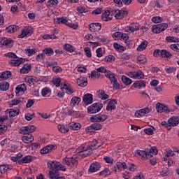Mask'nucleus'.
<instances>
[{
    "label": "nucleus",
    "instance_id": "obj_1",
    "mask_svg": "<svg viewBox=\"0 0 179 179\" xmlns=\"http://www.w3.org/2000/svg\"><path fill=\"white\" fill-rule=\"evenodd\" d=\"M135 153L136 156H139L143 160H148V159L156 156L159 153V150L156 147H151L150 149L147 148L145 150H137Z\"/></svg>",
    "mask_w": 179,
    "mask_h": 179
},
{
    "label": "nucleus",
    "instance_id": "obj_2",
    "mask_svg": "<svg viewBox=\"0 0 179 179\" xmlns=\"http://www.w3.org/2000/svg\"><path fill=\"white\" fill-rule=\"evenodd\" d=\"M47 166L48 169H50L52 171H58L59 170L62 171H66V167L57 161H49L47 163Z\"/></svg>",
    "mask_w": 179,
    "mask_h": 179
},
{
    "label": "nucleus",
    "instance_id": "obj_3",
    "mask_svg": "<svg viewBox=\"0 0 179 179\" xmlns=\"http://www.w3.org/2000/svg\"><path fill=\"white\" fill-rule=\"evenodd\" d=\"M62 160L64 164L69 167H77L79 164V155L77 154V155H73L70 158L64 157Z\"/></svg>",
    "mask_w": 179,
    "mask_h": 179
},
{
    "label": "nucleus",
    "instance_id": "obj_4",
    "mask_svg": "<svg viewBox=\"0 0 179 179\" xmlns=\"http://www.w3.org/2000/svg\"><path fill=\"white\" fill-rule=\"evenodd\" d=\"M169 27V24L167 23H161L158 24L153 25L152 27V33L155 34H159L162 33V31H164Z\"/></svg>",
    "mask_w": 179,
    "mask_h": 179
},
{
    "label": "nucleus",
    "instance_id": "obj_5",
    "mask_svg": "<svg viewBox=\"0 0 179 179\" xmlns=\"http://www.w3.org/2000/svg\"><path fill=\"white\" fill-rule=\"evenodd\" d=\"M103 108V105L101 103H94L87 108L88 114H96Z\"/></svg>",
    "mask_w": 179,
    "mask_h": 179
},
{
    "label": "nucleus",
    "instance_id": "obj_6",
    "mask_svg": "<svg viewBox=\"0 0 179 179\" xmlns=\"http://www.w3.org/2000/svg\"><path fill=\"white\" fill-rule=\"evenodd\" d=\"M90 120L91 122L99 124V122H104V121L108 120V116L104 114H98L92 116Z\"/></svg>",
    "mask_w": 179,
    "mask_h": 179
},
{
    "label": "nucleus",
    "instance_id": "obj_7",
    "mask_svg": "<svg viewBox=\"0 0 179 179\" xmlns=\"http://www.w3.org/2000/svg\"><path fill=\"white\" fill-rule=\"evenodd\" d=\"M93 153V150L89 149L87 147L81 146L79 148L78 156H80L82 159L90 156Z\"/></svg>",
    "mask_w": 179,
    "mask_h": 179
},
{
    "label": "nucleus",
    "instance_id": "obj_8",
    "mask_svg": "<svg viewBox=\"0 0 179 179\" xmlns=\"http://www.w3.org/2000/svg\"><path fill=\"white\" fill-rule=\"evenodd\" d=\"M150 111H152V108L145 107L144 108L136 110L134 114V117L136 118H142V117H145V115L149 114Z\"/></svg>",
    "mask_w": 179,
    "mask_h": 179
},
{
    "label": "nucleus",
    "instance_id": "obj_9",
    "mask_svg": "<svg viewBox=\"0 0 179 179\" xmlns=\"http://www.w3.org/2000/svg\"><path fill=\"white\" fill-rule=\"evenodd\" d=\"M33 34V28L31 27H26L22 29V33L18 36L20 38H24V37H30Z\"/></svg>",
    "mask_w": 179,
    "mask_h": 179
},
{
    "label": "nucleus",
    "instance_id": "obj_10",
    "mask_svg": "<svg viewBox=\"0 0 179 179\" xmlns=\"http://www.w3.org/2000/svg\"><path fill=\"white\" fill-rule=\"evenodd\" d=\"M113 13H115V19H119V20L123 19L124 16H127V15H128V11L127 10L126 8H123L122 10L114 9Z\"/></svg>",
    "mask_w": 179,
    "mask_h": 179
},
{
    "label": "nucleus",
    "instance_id": "obj_11",
    "mask_svg": "<svg viewBox=\"0 0 179 179\" xmlns=\"http://www.w3.org/2000/svg\"><path fill=\"white\" fill-rule=\"evenodd\" d=\"M138 30H139V24L138 23H131L125 27V31L127 33H134V31H138Z\"/></svg>",
    "mask_w": 179,
    "mask_h": 179
},
{
    "label": "nucleus",
    "instance_id": "obj_12",
    "mask_svg": "<svg viewBox=\"0 0 179 179\" xmlns=\"http://www.w3.org/2000/svg\"><path fill=\"white\" fill-rule=\"evenodd\" d=\"M83 101L85 106H89L93 103V94H86L83 97Z\"/></svg>",
    "mask_w": 179,
    "mask_h": 179
},
{
    "label": "nucleus",
    "instance_id": "obj_13",
    "mask_svg": "<svg viewBox=\"0 0 179 179\" xmlns=\"http://www.w3.org/2000/svg\"><path fill=\"white\" fill-rule=\"evenodd\" d=\"M89 29L92 33H96V31H100L101 30V24L99 22L92 23L89 25Z\"/></svg>",
    "mask_w": 179,
    "mask_h": 179
},
{
    "label": "nucleus",
    "instance_id": "obj_14",
    "mask_svg": "<svg viewBox=\"0 0 179 179\" xmlns=\"http://www.w3.org/2000/svg\"><path fill=\"white\" fill-rule=\"evenodd\" d=\"M34 159V157L31 155H26L22 159H20L17 163L18 164H29L31 163L33 160Z\"/></svg>",
    "mask_w": 179,
    "mask_h": 179
},
{
    "label": "nucleus",
    "instance_id": "obj_15",
    "mask_svg": "<svg viewBox=\"0 0 179 179\" xmlns=\"http://www.w3.org/2000/svg\"><path fill=\"white\" fill-rule=\"evenodd\" d=\"M100 167H101V166L100 165V164H99V162H94L91 164L90 169H88V172L96 173V171H99V170H100Z\"/></svg>",
    "mask_w": 179,
    "mask_h": 179
},
{
    "label": "nucleus",
    "instance_id": "obj_16",
    "mask_svg": "<svg viewBox=\"0 0 179 179\" xmlns=\"http://www.w3.org/2000/svg\"><path fill=\"white\" fill-rule=\"evenodd\" d=\"M115 104H117L116 99L109 100L108 103L106 106V110L107 111H113V110H115V108H116Z\"/></svg>",
    "mask_w": 179,
    "mask_h": 179
},
{
    "label": "nucleus",
    "instance_id": "obj_17",
    "mask_svg": "<svg viewBox=\"0 0 179 179\" xmlns=\"http://www.w3.org/2000/svg\"><path fill=\"white\" fill-rule=\"evenodd\" d=\"M77 85L80 87H85V86H87V78L86 77H80L77 79Z\"/></svg>",
    "mask_w": 179,
    "mask_h": 179
},
{
    "label": "nucleus",
    "instance_id": "obj_18",
    "mask_svg": "<svg viewBox=\"0 0 179 179\" xmlns=\"http://www.w3.org/2000/svg\"><path fill=\"white\" fill-rule=\"evenodd\" d=\"M22 59H23V58L17 57L11 59L8 63L10 65H11V66H20L22 62Z\"/></svg>",
    "mask_w": 179,
    "mask_h": 179
},
{
    "label": "nucleus",
    "instance_id": "obj_19",
    "mask_svg": "<svg viewBox=\"0 0 179 179\" xmlns=\"http://www.w3.org/2000/svg\"><path fill=\"white\" fill-rule=\"evenodd\" d=\"M101 19L103 22H110V20H112L113 19V15H110V11L108 10H106L102 13Z\"/></svg>",
    "mask_w": 179,
    "mask_h": 179
},
{
    "label": "nucleus",
    "instance_id": "obj_20",
    "mask_svg": "<svg viewBox=\"0 0 179 179\" xmlns=\"http://www.w3.org/2000/svg\"><path fill=\"white\" fill-rule=\"evenodd\" d=\"M22 141L24 143H31L34 141V137L31 134H26L22 136Z\"/></svg>",
    "mask_w": 179,
    "mask_h": 179
},
{
    "label": "nucleus",
    "instance_id": "obj_21",
    "mask_svg": "<svg viewBox=\"0 0 179 179\" xmlns=\"http://www.w3.org/2000/svg\"><path fill=\"white\" fill-rule=\"evenodd\" d=\"M168 122L171 124V127H177L179 124L178 116H173L168 120Z\"/></svg>",
    "mask_w": 179,
    "mask_h": 179
},
{
    "label": "nucleus",
    "instance_id": "obj_22",
    "mask_svg": "<svg viewBox=\"0 0 179 179\" xmlns=\"http://www.w3.org/2000/svg\"><path fill=\"white\" fill-rule=\"evenodd\" d=\"M55 146L53 145H49L41 150V155H47L51 153V151L54 149Z\"/></svg>",
    "mask_w": 179,
    "mask_h": 179
},
{
    "label": "nucleus",
    "instance_id": "obj_23",
    "mask_svg": "<svg viewBox=\"0 0 179 179\" xmlns=\"http://www.w3.org/2000/svg\"><path fill=\"white\" fill-rule=\"evenodd\" d=\"M20 110L15 109H8L6 110V114H8L10 118H13V117H16V115H19Z\"/></svg>",
    "mask_w": 179,
    "mask_h": 179
},
{
    "label": "nucleus",
    "instance_id": "obj_24",
    "mask_svg": "<svg viewBox=\"0 0 179 179\" xmlns=\"http://www.w3.org/2000/svg\"><path fill=\"white\" fill-rule=\"evenodd\" d=\"M12 77V73L9 71H6L2 73H0V80H6L9 78Z\"/></svg>",
    "mask_w": 179,
    "mask_h": 179
},
{
    "label": "nucleus",
    "instance_id": "obj_25",
    "mask_svg": "<svg viewBox=\"0 0 179 179\" xmlns=\"http://www.w3.org/2000/svg\"><path fill=\"white\" fill-rule=\"evenodd\" d=\"M13 43V41L8 38H3L0 41V44H1L2 45H5L6 47H10Z\"/></svg>",
    "mask_w": 179,
    "mask_h": 179
},
{
    "label": "nucleus",
    "instance_id": "obj_26",
    "mask_svg": "<svg viewBox=\"0 0 179 179\" xmlns=\"http://www.w3.org/2000/svg\"><path fill=\"white\" fill-rule=\"evenodd\" d=\"M30 71H31V65L24 64L20 70V73L21 75H24V73H29Z\"/></svg>",
    "mask_w": 179,
    "mask_h": 179
},
{
    "label": "nucleus",
    "instance_id": "obj_27",
    "mask_svg": "<svg viewBox=\"0 0 179 179\" xmlns=\"http://www.w3.org/2000/svg\"><path fill=\"white\" fill-rule=\"evenodd\" d=\"M24 101V99L20 98V99H14L10 101L9 106L10 107H13V106H19V104L23 103Z\"/></svg>",
    "mask_w": 179,
    "mask_h": 179
},
{
    "label": "nucleus",
    "instance_id": "obj_28",
    "mask_svg": "<svg viewBox=\"0 0 179 179\" xmlns=\"http://www.w3.org/2000/svg\"><path fill=\"white\" fill-rule=\"evenodd\" d=\"M69 127L73 131H79L82 128V125L80 123H76L75 122H71L69 124Z\"/></svg>",
    "mask_w": 179,
    "mask_h": 179
},
{
    "label": "nucleus",
    "instance_id": "obj_29",
    "mask_svg": "<svg viewBox=\"0 0 179 179\" xmlns=\"http://www.w3.org/2000/svg\"><path fill=\"white\" fill-rule=\"evenodd\" d=\"M120 40H123L125 44H127V47H129L131 45V41H128L129 40V36H128V34L121 32Z\"/></svg>",
    "mask_w": 179,
    "mask_h": 179
},
{
    "label": "nucleus",
    "instance_id": "obj_30",
    "mask_svg": "<svg viewBox=\"0 0 179 179\" xmlns=\"http://www.w3.org/2000/svg\"><path fill=\"white\" fill-rule=\"evenodd\" d=\"M133 86L136 89H142V87H146V83L143 80L135 81Z\"/></svg>",
    "mask_w": 179,
    "mask_h": 179
},
{
    "label": "nucleus",
    "instance_id": "obj_31",
    "mask_svg": "<svg viewBox=\"0 0 179 179\" xmlns=\"http://www.w3.org/2000/svg\"><path fill=\"white\" fill-rule=\"evenodd\" d=\"M110 83L113 85V90H120V89H124L122 85H120L118 83V79L113 80Z\"/></svg>",
    "mask_w": 179,
    "mask_h": 179
},
{
    "label": "nucleus",
    "instance_id": "obj_32",
    "mask_svg": "<svg viewBox=\"0 0 179 179\" xmlns=\"http://www.w3.org/2000/svg\"><path fill=\"white\" fill-rule=\"evenodd\" d=\"M57 129L58 131L61 132V134H68V132H69V128L67 125L58 124Z\"/></svg>",
    "mask_w": 179,
    "mask_h": 179
},
{
    "label": "nucleus",
    "instance_id": "obj_33",
    "mask_svg": "<svg viewBox=\"0 0 179 179\" xmlns=\"http://www.w3.org/2000/svg\"><path fill=\"white\" fill-rule=\"evenodd\" d=\"M26 90H27V87H26V84L23 83L17 86L15 88V93L16 94H19V93L26 92Z\"/></svg>",
    "mask_w": 179,
    "mask_h": 179
},
{
    "label": "nucleus",
    "instance_id": "obj_34",
    "mask_svg": "<svg viewBox=\"0 0 179 179\" xmlns=\"http://www.w3.org/2000/svg\"><path fill=\"white\" fill-rule=\"evenodd\" d=\"M17 30H19V26L15 24L10 25L6 28L7 33L10 34L15 33V31H17Z\"/></svg>",
    "mask_w": 179,
    "mask_h": 179
},
{
    "label": "nucleus",
    "instance_id": "obj_35",
    "mask_svg": "<svg viewBox=\"0 0 179 179\" xmlns=\"http://www.w3.org/2000/svg\"><path fill=\"white\" fill-rule=\"evenodd\" d=\"M24 80L27 83H29V85H33L37 82V78L34 76H27L24 78Z\"/></svg>",
    "mask_w": 179,
    "mask_h": 179
},
{
    "label": "nucleus",
    "instance_id": "obj_36",
    "mask_svg": "<svg viewBox=\"0 0 179 179\" xmlns=\"http://www.w3.org/2000/svg\"><path fill=\"white\" fill-rule=\"evenodd\" d=\"M105 76L107 78V79H109L110 83L111 82H113V80L117 79L115 73H113L111 71H108L105 74Z\"/></svg>",
    "mask_w": 179,
    "mask_h": 179
},
{
    "label": "nucleus",
    "instance_id": "obj_37",
    "mask_svg": "<svg viewBox=\"0 0 179 179\" xmlns=\"http://www.w3.org/2000/svg\"><path fill=\"white\" fill-rule=\"evenodd\" d=\"M122 81L125 86H129L132 85V80L126 76H122Z\"/></svg>",
    "mask_w": 179,
    "mask_h": 179
},
{
    "label": "nucleus",
    "instance_id": "obj_38",
    "mask_svg": "<svg viewBox=\"0 0 179 179\" xmlns=\"http://www.w3.org/2000/svg\"><path fill=\"white\" fill-rule=\"evenodd\" d=\"M9 89V83L1 82L0 83V92H6Z\"/></svg>",
    "mask_w": 179,
    "mask_h": 179
},
{
    "label": "nucleus",
    "instance_id": "obj_39",
    "mask_svg": "<svg viewBox=\"0 0 179 179\" xmlns=\"http://www.w3.org/2000/svg\"><path fill=\"white\" fill-rule=\"evenodd\" d=\"M134 79H145V74L141 70L134 71Z\"/></svg>",
    "mask_w": 179,
    "mask_h": 179
},
{
    "label": "nucleus",
    "instance_id": "obj_40",
    "mask_svg": "<svg viewBox=\"0 0 179 179\" xmlns=\"http://www.w3.org/2000/svg\"><path fill=\"white\" fill-rule=\"evenodd\" d=\"M56 22L58 24H68V19L66 17H61L56 19Z\"/></svg>",
    "mask_w": 179,
    "mask_h": 179
},
{
    "label": "nucleus",
    "instance_id": "obj_41",
    "mask_svg": "<svg viewBox=\"0 0 179 179\" xmlns=\"http://www.w3.org/2000/svg\"><path fill=\"white\" fill-rule=\"evenodd\" d=\"M9 170V165H0V177H2Z\"/></svg>",
    "mask_w": 179,
    "mask_h": 179
},
{
    "label": "nucleus",
    "instance_id": "obj_42",
    "mask_svg": "<svg viewBox=\"0 0 179 179\" xmlns=\"http://www.w3.org/2000/svg\"><path fill=\"white\" fill-rule=\"evenodd\" d=\"M173 57V55L170 53V52L166 50H161V57L162 58H171Z\"/></svg>",
    "mask_w": 179,
    "mask_h": 179
},
{
    "label": "nucleus",
    "instance_id": "obj_43",
    "mask_svg": "<svg viewBox=\"0 0 179 179\" xmlns=\"http://www.w3.org/2000/svg\"><path fill=\"white\" fill-rule=\"evenodd\" d=\"M64 50H65V51H67L68 52H74L75 47H73L71 44L66 43L64 45Z\"/></svg>",
    "mask_w": 179,
    "mask_h": 179
},
{
    "label": "nucleus",
    "instance_id": "obj_44",
    "mask_svg": "<svg viewBox=\"0 0 179 179\" xmlns=\"http://www.w3.org/2000/svg\"><path fill=\"white\" fill-rule=\"evenodd\" d=\"M165 40L167 43H179V38L175 36H166Z\"/></svg>",
    "mask_w": 179,
    "mask_h": 179
},
{
    "label": "nucleus",
    "instance_id": "obj_45",
    "mask_svg": "<svg viewBox=\"0 0 179 179\" xmlns=\"http://www.w3.org/2000/svg\"><path fill=\"white\" fill-rule=\"evenodd\" d=\"M177 110V108L174 106L173 108H169V106L167 105H164L163 106V111L166 114H169V113H174Z\"/></svg>",
    "mask_w": 179,
    "mask_h": 179
},
{
    "label": "nucleus",
    "instance_id": "obj_46",
    "mask_svg": "<svg viewBox=\"0 0 179 179\" xmlns=\"http://www.w3.org/2000/svg\"><path fill=\"white\" fill-rule=\"evenodd\" d=\"M80 98L78 96H73L71 100V106L73 107H75V106L77 104H79L80 103Z\"/></svg>",
    "mask_w": 179,
    "mask_h": 179
},
{
    "label": "nucleus",
    "instance_id": "obj_47",
    "mask_svg": "<svg viewBox=\"0 0 179 179\" xmlns=\"http://www.w3.org/2000/svg\"><path fill=\"white\" fill-rule=\"evenodd\" d=\"M61 78L59 77H55L52 78V82L56 87H59L62 83H61Z\"/></svg>",
    "mask_w": 179,
    "mask_h": 179
},
{
    "label": "nucleus",
    "instance_id": "obj_48",
    "mask_svg": "<svg viewBox=\"0 0 179 179\" xmlns=\"http://www.w3.org/2000/svg\"><path fill=\"white\" fill-rule=\"evenodd\" d=\"M49 177L50 179H57L59 177V173L57 171H50L49 172Z\"/></svg>",
    "mask_w": 179,
    "mask_h": 179
},
{
    "label": "nucleus",
    "instance_id": "obj_49",
    "mask_svg": "<svg viewBox=\"0 0 179 179\" xmlns=\"http://www.w3.org/2000/svg\"><path fill=\"white\" fill-rule=\"evenodd\" d=\"M146 47H148V41H143L137 48V51H143L146 50Z\"/></svg>",
    "mask_w": 179,
    "mask_h": 179
},
{
    "label": "nucleus",
    "instance_id": "obj_50",
    "mask_svg": "<svg viewBox=\"0 0 179 179\" xmlns=\"http://www.w3.org/2000/svg\"><path fill=\"white\" fill-rule=\"evenodd\" d=\"M137 61L139 62V64H146V62H148V59L146 57H145V55H141L137 57Z\"/></svg>",
    "mask_w": 179,
    "mask_h": 179
},
{
    "label": "nucleus",
    "instance_id": "obj_51",
    "mask_svg": "<svg viewBox=\"0 0 179 179\" xmlns=\"http://www.w3.org/2000/svg\"><path fill=\"white\" fill-rule=\"evenodd\" d=\"M94 131H100L103 128V125L100 123H96L94 122L93 124H91Z\"/></svg>",
    "mask_w": 179,
    "mask_h": 179
},
{
    "label": "nucleus",
    "instance_id": "obj_52",
    "mask_svg": "<svg viewBox=\"0 0 179 179\" xmlns=\"http://www.w3.org/2000/svg\"><path fill=\"white\" fill-rule=\"evenodd\" d=\"M99 97H101V99L102 100H107V99H108L110 97L108 96V94H106V91H104V90L99 91Z\"/></svg>",
    "mask_w": 179,
    "mask_h": 179
},
{
    "label": "nucleus",
    "instance_id": "obj_53",
    "mask_svg": "<svg viewBox=\"0 0 179 179\" xmlns=\"http://www.w3.org/2000/svg\"><path fill=\"white\" fill-rule=\"evenodd\" d=\"M99 174L102 177H107V176H110V174H111V172L108 168H106L103 171H101Z\"/></svg>",
    "mask_w": 179,
    "mask_h": 179
},
{
    "label": "nucleus",
    "instance_id": "obj_54",
    "mask_svg": "<svg viewBox=\"0 0 179 179\" xmlns=\"http://www.w3.org/2000/svg\"><path fill=\"white\" fill-rule=\"evenodd\" d=\"M43 52H44V54L46 55H54V50L51 48H45L43 50Z\"/></svg>",
    "mask_w": 179,
    "mask_h": 179
},
{
    "label": "nucleus",
    "instance_id": "obj_55",
    "mask_svg": "<svg viewBox=\"0 0 179 179\" xmlns=\"http://www.w3.org/2000/svg\"><path fill=\"white\" fill-rule=\"evenodd\" d=\"M105 62H114L115 61V57L113 55H108L104 58Z\"/></svg>",
    "mask_w": 179,
    "mask_h": 179
},
{
    "label": "nucleus",
    "instance_id": "obj_56",
    "mask_svg": "<svg viewBox=\"0 0 179 179\" xmlns=\"http://www.w3.org/2000/svg\"><path fill=\"white\" fill-rule=\"evenodd\" d=\"M49 93H51V89L49 87H44L41 91L43 97H45Z\"/></svg>",
    "mask_w": 179,
    "mask_h": 179
},
{
    "label": "nucleus",
    "instance_id": "obj_57",
    "mask_svg": "<svg viewBox=\"0 0 179 179\" xmlns=\"http://www.w3.org/2000/svg\"><path fill=\"white\" fill-rule=\"evenodd\" d=\"M90 78H91V79H99L100 78V73H99L98 71L91 72Z\"/></svg>",
    "mask_w": 179,
    "mask_h": 179
},
{
    "label": "nucleus",
    "instance_id": "obj_58",
    "mask_svg": "<svg viewBox=\"0 0 179 179\" xmlns=\"http://www.w3.org/2000/svg\"><path fill=\"white\" fill-rule=\"evenodd\" d=\"M152 22L153 23H162V22H163V17H160V16H156V17H153L152 18Z\"/></svg>",
    "mask_w": 179,
    "mask_h": 179
},
{
    "label": "nucleus",
    "instance_id": "obj_59",
    "mask_svg": "<svg viewBox=\"0 0 179 179\" xmlns=\"http://www.w3.org/2000/svg\"><path fill=\"white\" fill-rule=\"evenodd\" d=\"M164 71L166 72V73H173L176 72V69L173 66H166L165 67Z\"/></svg>",
    "mask_w": 179,
    "mask_h": 179
},
{
    "label": "nucleus",
    "instance_id": "obj_60",
    "mask_svg": "<svg viewBox=\"0 0 179 179\" xmlns=\"http://www.w3.org/2000/svg\"><path fill=\"white\" fill-rule=\"evenodd\" d=\"M160 174L162 176V177H167V176H170V174H171V170L167 169H164L162 171H161Z\"/></svg>",
    "mask_w": 179,
    "mask_h": 179
},
{
    "label": "nucleus",
    "instance_id": "obj_61",
    "mask_svg": "<svg viewBox=\"0 0 179 179\" xmlns=\"http://www.w3.org/2000/svg\"><path fill=\"white\" fill-rule=\"evenodd\" d=\"M161 125L162 127H164L165 128H166L168 129V131H170L171 129V124L169 122L162 121L161 122Z\"/></svg>",
    "mask_w": 179,
    "mask_h": 179
},
{
    "label": "nucleus",
    "instance_id": "obj_62",
    "mask_svg": "<svg viewBox=\"0 0 179 179\" xmlns=\"http://www.w3.org/2000/svg\"><path fill=\"white\" fill-rule=\"evenodd\" d=\"M25 53L27 54L29 57H31V55L36 54V49H25Z\"/></svg>",
    "mask_w": 179,
    "mask_h": 179
},
{
    "label": "nucleus",
    "instance_id": "obj_63",
    "mask_svg": "<svg viewBox=\"0 0 179 179\" xmlns=\"http://www.w3.org/2000/svg\"><path fill=\"white\" fill-rule=\"evenodd\" d=\"M48 5L50 8H52V6H57V5H58V0H49L48 1Z\"/></svg>",
    "mask_w": 179,
    "mask_h": 179
},
{
    "label": "nucleus",
    "instance_id": "obj_64",
    "mask_svg": "<svg viewBox=\"0 0 179 179\" xmlns=\"http://www.w3.org/2000/svg\"><path fill=\"white\" fill-rule=\"evenodd\" d=\"M163 103H157L156 104V110L157 113H163Z\"/></svg>",
    "mask_w": 179,
    "mask_h": 179
}]
</instances>
